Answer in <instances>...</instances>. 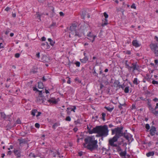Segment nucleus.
<instances>
[{
  "label": "nucleus",
  "mask_w": 158,
  "mask_h": 158,
  "mask_svg": "<svg viewBox=\"0 0 158 158\" xmlns=\"http://www.w3.org/2000/svg\"><path fill=\"white\" fill-rule=\"evenodd\" d=\"M139 66L138 65L137 62L134 63L132 64L131 66H130L129 70L130 71H132L134 72L135 71H139Z\"/></svg>",
  "instance_id": "6"
},
{
  "label": "nucleus",
  "mask_w": 158,
  "mask_h": 158,
  "mask_svg": "<svg viewBox=\"0 0 158 158\" xmlns=\"http://www.w3.org/2000/svg\"><path fill=\"white\" fill-rule=\"evenodd\" d=\"M125 54L127 55H130L131 54V52L130 51H127L126 52Z\"/></svg>",
  "instance_id": "47"
},
{
  "label": "nucleus",
  "mask_w": 158,
  "mask_h": 158,
  "mask_svg": "<svg viewBox=\"0 0 158 158\" xmlns=\"http://www.w3.org/2000/svg\"><path fill=\"white\" fill-rule=\"evenodd\" d=\"M124 91L125 93H128L129 91V87H126L124 89Z\"/></svg>",
  "instance_id": "33"
},
{
  "label": "nucleus",
  "mask_w": 158,
  "mask_h": 158,
  "mask_svg": "<svg viewBox=\"0 0 158 158\" xmlns=\"http://www.w3.org/2000/svg\"><path fill=\"white\" fill-rule=\"evenodd\" d=\"M52 16H53L54 14V9L53 8L52 10Z\"/></svg>",
  "instance_id": "48"
},
{
  "label": "nucleus",
  "mask_w": 158,
  "mask_h": 158,
  "mask_svg": "<svg viewBox=\"0 0 158 158\" xmlns=\"http://www.w3.org/2000/svg\"><path fill=\"white\" fill-rule=\"evenodd\" d=\"M153 101L155 102H158V98H155L153 99Z\"/></svg>",
  "instance_id": "53"
},
{
  "label": "nucleus",
  "mask_w": 158,
  "mask_h": 158,
  "mask_svg": "<svg viewBox=\"0 0 158 158\" xmlns=\"http://www.w3.org/2000/svg\"><path fill=\"white\" fill-rule=\"evenodd\" d=\"M127 154L126 150L125 151L122 152L121 151L119 153V155L121 157L125 156Z\"/></svg>",
  "instance_id": "22"
},
{
  "label": "nucleus",
  "mask_w": 158,
  "mask_h": 158,
  "mask_svg": "<svg viewBox=\"0 0 158 158\" xmlns=\"http://www.w3.org/2000/svg\"><path fill=\"white\" fill-rule=\"evenodd\" d=\"M76 66L77 67H79L80 65V63L79 61H77L75 63Z\"/></svg>",
  "instance_id": "36"
},
{
  "label": "nucleus",
  "mask_w": 158,
  "mask_h": 158,
  "mask_svg": "<svg viewBox=\"0 0 158 158\" xmlns=\"http://www.w3.org/2000/svg\"><path fill=\"white\" fill-rule=\"evenodd\" d=\"M35 127L37 128H39L40 127V125L39 123H36L35 124Z\"/></svg>",
  "instance_id": "45"
},
{
  "label": "nucleus",
  "mask_w": 158,
  "mask_h": 158,
  "mask_svg": "<svg viewBox=\"0 0 158 158\" xmlns=\"http://www.w3.org/2000/svg\"><path fill=\"white\" fill-rule=\"evenodd\" d=\"M124 105V104H120L118 106L119 108L121 109L122 108V106H123Z\"/></svg>",
  "instance_id": "55"
},
{
  "label": "nucleus",
  "mask_w": 158,
  "mask_h": 158,
  "mask_svg": "<svg viewBox=\"0 0 158 158\" xmlns=\"http://www.w3.org/2000/svg\"><path fill=\"white\" fill-rule=\"evenodd\" d=\"M131 8H133L134 9H136V6H135V4L134 3H133L131 6Z\"/></svg>",
  "instance_id": "43"
},
{
  "label": "nucleus",
  "mask_w": 158,
  "mask_h": 158,
  "mask_svg": "<svg viewBox=\"0 0 158 158\" xmlns=\"http://www.w3.org/2000/svg\"><path fill=\"white\" fill-rule=\"evenodd\" d=\"M80 60L81 63H86L87 61H88V59L86 56H85L83 59H81Z\"/></svg>",
  "instance_id": "17"
},
{
  "label": "nucleus",
  "mask_w": 158,
  "mask_h": 158,
  "mask_svg": "<svg viewBox=\"0 0 158 158\" xmlns=\"http://www.w3.org/2000/svg\"><path fill=\"white\" fill-rule=\"evenodd\" d=\"M105 17V19H107L108 17V15L106 13V12H105L103 13Z\"/></svg>",
  "instance_id": "39"
},
{
  "label": "nucleus",
  "mask_w": 158,
  "mask_h": 158,
  "mask_svg": "<svg viewBox=\"0 0 158 158\" xmlns=\"http://www.w3.org/2000/svg\"><path fill=\"white\" fill-rule=\"evenodd\" d=\"M156 132V128L154 126H152L150 130V135L153 136L154 135Z\"/></svg>",
  "instance_id": "9"
},
{
  "label": "nucleus",
  "mask_w": 158,
  "mask_h": 158,
  "mask_svg": "<svg viewBox=\"0 0 158 158\" xmlns=\"http://www.w3.org/2000/svg\"><path fill=\"white\" fill-rule=\"evenodd\" d=\"M151 50L154 52L156 57H158V40L154 43H151L150 45Z\"/></svg>",
  "instance_id": "5"
},
{
  "label": "nucleus",
  "mask_w": 158,
  "mask_h": 158,
  "mask_svg": "<svg viewBox=\"0 0 158 158\" xmlns=\"http://www.w3.org/2000/svg\"><path fill=\"white\" fill-rule=\"evenodd\" d=\"M37 112V110L36 109H34L31 111V114L33 116H35V113Z\"/></svg>",
  "instance_id": "24"
},
{
  "label": "nucleus",
  "mask_w": 158,
  "mask_h": 158,
  "mask_svg": "<svg viewBox=\"0 0 158 158\" xmlns=\"http://www.w3.org/2000/svg\"><path fill=\"white\" fill-rule=\"evenodd\" d=\"M59 125V123H55L52 126V128L54 129H55L57 126Z\"/></svg>",
  "instance_id": "28"
},
{
  "label": "nucleus",
  "mask_w": 158,
  "mask_h": 158,
  "mask_svg": "<svg viewBox=\"0 0 158 158\" xmlns=\"http://www.w3.org/2000/svg\"><path fill=\"white\" fill-rule=\"evenodd\" d=\"M36 15H37L36 17L37 19L39 20V21H41L40 15L39 14V12H36Z\"/></svg>",
  "instance_id": "29"
},
{
  "label": "nucleus",
  "mask_w": 158,
  "mask_h": 158,
  "mask_svg": "<svg viewBox=\"0 0 158 158\" xmlns=\"http://www.w3.org/2000/svg\"><path fill=\"white\" fill-rule=\"evenodd\" d=\"M149 110L151 111L152 113L155 115H157L158 114V111L156 110V109H154L152 107V109H149Z\"/></svg>",
  "instance_id": "18"
},
{
  "label": "nucleus",
  "mask_w": 158,
  "mask_h": 158,
  "mask_svg": "<svg viewBox=\"0 0 158 158\" xmlns=\"http://www.w3.org/2000/svg\"><path fill=\"white\" fill-rule=\"evenodd\" d=\"M104 108L110 112H111L114 109V107L110 108V107L105 106Z\"/></svg>",
  "instance_id": "23"
},
{
  "label": "nucleus",
  "mask_w": 158,
  "mask_h": 158,
  "mask_svg": "<svg viewBox=\"0 0 158 158\" xmlns=\"http://www.w3.org/2000/svg\"><path fill=\"white\" fill-rule=\"evenodd\" d=\"M106 116V114L104 113H102V118L103 120V121H105V117Z\"/></svg>",
  "instance_id": "32"
},
{
  "label": "nucleus",
  "mask_w": 158,
  "mask_h": 158,
  "mask_svg": "<svg viewBox=\"0 0 158 158\" xmlns=\"http://www.w3.org/2000/svg\"><path fill=\"white\" fill-rule=\"evenodd\" d=\"M41 61L44 63H49L51 61V59L49 56L42 55L41 56Z\"/></svg>",
  "instance_id": "7"
},
{
  "label": "nucleus",
  "mask_w": 158,
  "mask_h": 158,
  "mask_svg": "<svg viewBox=\"0 0 158 158\" xmlns=\"http://www.w3.org/2000/svg\"><path fill=\"white\" fill-rule=\"evenodd\" d=\"M4 47L3 44L2 43H0V48H3Z\"/></svg>",
  "instance_id": "56"
},
{
  "label": "nucleus",
  "mask_w": 158,
  "mask_h": 158,
  "mask_svg": "<svg viewBox=\"0 0 158 158\" xmlns=\"http://www.w3.org/2000/svg\"><path fill=\"white\" fill-rule=\"evenodd\" d=\"M137 99L138 101H139L140 100L143 101H146V98H145L143 97H140L139 98H137Z\"/></svg>",
  "instance_id": "34"
},
{
  "label": "nucleus",
  "mask_w": 158,
  "mask_h": 158,
  "mask_svg": "<svg viewBox=\"0 0 158 158\" xmlns=\"http://www.w3.org/2000/svg\"><path fill=\"white\" fill-rule=\"evenodd\" d=\"M132 44L135 47H139L140 45V44L137 42V40H133L132 42Z\"/></svg>",
  "instance_id": "13"
},
{
  "label": "nucleus",
  "mask_w": 158,
  "mask_h": 158,
  "mask_svg": "<svg viewBox=\"0 0 158 158\" xmlns=\"http://www.w3.org/2000/svg\"><path fill=\"white\" fill-rule=\"evenodd\" d=\"M133 83L134 84H135L136 85H137L139 84L138 79L137 78H134L133 81Z\"/></svg>",
  "instance_id": "25"
},
{
  "label": "nucleus",
  "mask_w": 158,
  "mask_h": 158,
  "mask_svg": "<svg viewBox=\"0 0 158 158\" xmlns=\"http://www.w3.org/2000/svg\"><path fill=\"white\" fill-rule=\"evenodd\" d=\"M152 83L154 85H158V81L153 80L152 81Z\"/></svg>",
  "instance_id": "38"
},
{
  "label": "nucleus",
  "mask_w": 158,
  "mask_h": 158,
  "mask_svg": "<svg viewBox=\"0 0 158 158\" xmlns=\"http://www.w3.org/2000/svg\"><path fill=\"white\" fill-rule=\"evenodd\" d=\"M123 127H117L114 129L111 130L112 135L115 134V135L113 138L110 139L109 140V142L111 145L114 146V142H117L120 137L123 136Z\"/></svg>",
  "instance_id": "3"
},
{
  "label": "nucleus",
  "mask_w": 158,
  "mask_h": 158,
  "mask_svg": "<svg viewBox=\"0 0 158 158\" xmlns=\"http://www.w3.org/2000/svg\"><path fill=\"white\" fill-rule=\"evenodd\" d=\"M38 87L39 89H43L44 88L43 83L41 82H39L38 83Z\"/></svg>",
  "instance_id": "21"
},
{
  "label": "nucleus",
  "mask_w": 158,
  "mask_h": 158,
  "mask_svg": "<svg viewBox=\"0 0 158 158\" xmlns=\"http://www.w3.org/2000/svg\"><path fill=\"white\" fill-rule=\"evenodd\" d=\"M41 48L44 49H49L50 46L49 45V43L48 42H43L41 43Z\"/></svg>",
  "instance_id": "8"
},
{
  "label": "nucleus",
  "mask_w": 158,
  "mask_h": 158,
  "mask_svg": "<svg viewBox=\"0 0 158 158\" xmlns=\"http://www.w3.org/2000/svg\"><path fill=\"white\" fill-rule=\"evenodd\" d=\"M125 65H126V68H127L128 70H129V69L130 68V66L127 63V61H126L125 63Z\"/></svg>",
  "instance_id": "44"
},
{
  "label": "nucleus",
  "mask_w": 158,
  "mask_h": 158,
  "mask_svg": "<svg viewBox=\"0 0 158 158\" xmlns=\"http://www.w3.org/2000/svg\"><path fill=\"white\" fill-rule=\"evenodd\" d=\"M48 101L50 103L56 104L57 103L58 100H56L55 98H52L50 99H48Z\"/></svg>",
  "instance_id": "11"
},
{
  "label": "nucleus",
  "mask_w": 158,
  "mask_h": 158,
  "mask_svg": "<svg viewBox=\"0 0 158 158\" xmlns=\"http://www.w3.org/2000/svg\"><path fill=\"white\" fill-rule=\"evenodd\" d=\"M148 101L147 102V105H148V107L149 109H152V105L151 103V100L149 99H146V100Z\"/></svg>",
  "instance_id": "15"
},
{
  "label": "nucleus",
  "mask_w": 158,
  "mask_h": 158,
  "mask_svg": "<svg viewBox=\"0 0 158 158\" xmlns=\"http://www.w3.org/2000/svg\"><path fill=\"white\" fill-rule=\"evenodd\" d=\"M65 120L66 121H70L71 120V118L69 116H68L65 118Z\"/></svg>",
  "instance_id": "37"
},
{
  "label": "nucleus",
  "mask_w": 158,
  "mask_h": 158,
  "mask_svg": "<svg viewBox=\"0 0 158 158\" xmlns=\"http://www.w3.org/2000/svg\"><path fill=\"white\" fill-rule=\"evenodd\" d=\"M154 62L155 64H157L158 63V60H154Z\"/></svg>",
  "instance_id": "64"
},
{
  "label": "nucleus",
  "mask_w": 158,
  "mask_h": 158,
  "mask_svg": "<svg viewBox=\"0 0 158 158\" xmlns=\"http://www.w3.org/2000/svg\"><path fill=\"white\" fill-rule=\"evenodd\" d=\"M115 142H114V145H111L109 142V145H110V146L112 147H116V149L118 152H121L122 151V149L120 146H118L116 144L114 143Z\"/></svg>",
  "instance_id": "10"
},
{
  "label": "nucleus",
  "mask_w": 158,
  "mask_h": 158,
  "mask_svg": "<svg viewBox=\"0 0 158 158\" xmlns=\"http://www.w3.org/2000/svg\"><path fill=\"white\" fill-rule=\"evenodd\" d=\"M73 108H67V110H71V111H73V112H75V110L76 109V106H73Z\"/></svg>",
  "instance_id": "27"
},
{
  "label": "nucleus",
  "mask_w": 158,
  "mask_h": 158,
  "mask_svg": "<svg viewBox=\"0 0 158 158\" xmlns=\"http://www.w3.org/2000/svg\"><path fill=\"white\" fill-rule=\"evenodd\" d=\"M87 36L90 38H92L93 40H94L96 37V35H94L93 33L91 32H89L87 34Z\"/></svg>",
  "instance_id": "12"
},
{
  "label": "nucleus",
  "mask_w": 158,
  "mask_h": 158,
  "mask_svg": "<svg viewBox=\"0 0 158 158\" xmlns=\"http://www.w3.org/2000/svg\"><path fill=\"white\" fill-rule=\"evenodd\" d=\"M33 90L34 91H39L38 89L35 87H34L33 88Z\"/></svg>",
  "instance_id": "52"
},
{
  "label": "nucleus",
  "mask_w": 158,
  "mask_h": 158,
  "mask_svg": "<svg viewBox=\"0 0 158 158\" xmlns=\"http://www.w3.org/2000/svg\"><path fill=\"white\" fill-rule=\"evenodd\" d=\"M16 123L17 124H21V120L19 118L17 119Z\"/></svg>",
  "instance_id": "41"
},
{
  "label": "nucleus",
  "mask_w": 158,
  "mask_h": 158,
  "mask_svg": "<svg viewBox=\"0 0 158 158\" xmlns=\"http://www.w3.org/2000/svg\"><path fill=\"white\" fill-rule=\"evenodd\" d=\"M39 92V95L40 96H42V91H38Z\"/></svg>",
  "instance_id": "58"
},
{
  "label": "nucleus",
  "mask_w": 158,
  "mask_h": 158,
  "mask_svg": "<svg viewBox=\"0 0 158 158\" xmlns=\"http://www.w3.org/2000/svg\"><path fill=\"white\" fill-rule=\"evenodd\" d=\"M1 116L2 118H5V114L3 113V112H1Z\"/></svg>",
  "instance_id": "49"
},
{
  "label": "nucleus",
  "mask_w": 158,
  "mask_h": 158,
  "mask_svg": "<svg viewBox=\"0 0 158 158\" xmlns=\"http://www.w3.org/2000/svg\"><path fill=\"white\" fill-rule=\"evenodd\" d=\"M59 14L61 16H64V13L62 12H60Z\"/></svg>",
  "instance_id": "50"
},
{
  "label": "nucleus",
  "mask_w": 158,
  "mask_h": 158,
  "mask_svg": "<svg viewBox=\"0 0 158 158\" xmlns=\"http://www.w3.org/2000/svg\"><path fill=\"white\" fill-rule=\"evenodd\" d=\"M74 123L76 125H77L78 124H81L80 122V121L79 119H77V121H75Z\"/></svg>",
  "instance_id": "35"
},
{
  "label": "nucleus",
  "mask_w": 158,
  "mask_h": 158,
  "mask_svg": "<svg viewBox=\"0 0 158 158\" xmlns=\"http://www.w3.org/2000/svg\"><path fill=\"white\" fill-rule=\"evenodd\" d=\"M107 19H105L104 20H102V22L101 26L102 27H104L108 24V20Z\"/></svg>",
  "instance_id": "16"
},
{
  "label": "nucleus",
  "mask_w": 158,
  "mask_h": 158,
  "mask_svg": "<svg viewBox=\"0 0 158 158\" xmlns=\"http://www.w3.org/2000/svg\"><path fill=\"white\" fill-rule=\"evenodd\" d=\"M73 130L74 132H76L78 130V128L77 127L74 128Z\"/></svg>",
  "instance_id": "57"
},
{
  "label": "nucleus",
  "mask_w": 158,
  "mask_h": 158,
  "mask_svg": "<svg viewBox=\"0 0 158 158\" xmlns=\"http://www.w3.org/2000/svg\"><path fill=\"white\" fill-rule=\"evenodd\" d=\"M145 128L147 130H149L150 128L149 125L148 124H146L145 125Z\"/></svg>",
  "instance_id": "40"
},
{
  "label": "nucleus",
  "mask_w": 158,
  "mask_h": 158,
  "mask_svg": "<svg viewBox=\"0 0 158 158\" xmlns=\"http://www.w3.org/2000/svg\"><path fill=\"white\" fill-rule=\"evenodd\" d=\"M20 54L19 53H17L15 54V57L16 58H18L19 57Z\"/></svg>",
  "instance_id": "46"
},
{
  "label": "nucleus",
  "mask_w": 158,
  "mask_h": 158,
  "mask_svg": "<svg viewBox=\"0 0 158 158\" xmlns=\"http://www.w3.org/2000/svg\"><path fill=\"white\" fill-rule=\"evenodd\" d=\"M104 87V85L102 84H100V89H102Z\"/></svg>",
  "instance_id": "61"
},
{
  "label": "nucleus",
  "mask_w": 158,
  "mask_h": 158,
  "mask_svg": "<svg viewBox=\"0 0 158 158\" xmlns=\"http://www.w3.org/2000/svg\"><path fill=\"white\" fill-rule=\"evenodd\" d=\"M48 42L52 46H53L55 44L54 40H48Z\"/></svg>",
  "instance_id": "26"
},
{
  "label": "nucleus",
  "mask_w": 158,
  "mask_h": 158,
  "mask_svg": "<svg viewBox=\"0 0 158 158\" xmlns=\"http://www.w3.org/2000/svg\"><path fill=\"white\" fill-rule=\"evenodd\" d=\"M56 23H54V22H53L51 25V26H56Z\"/></svg>",
  "instance_id": "59"
},
{
  "label": "nucleus",
  "mask_w": 158,
  "mask_h": 158,
  "mask_svg": "<svg viewBox=\"0 0 158 158\" xmlns=\"http://www.w3.org/2000/svg\"><path fill=\"white\" fill-rule=\"evenodd\" d=\"M43 101V97L42 96L38 97L36 98V102H37L41 103H42Z\"/></svg>",
  "instance_id": "14"
},
{
  "label": "nucleus",
  "mask_w": 158,
  "mask_h": 158,
  "mask_svg": "<svg viewBox=\"0 0 158 158\" xmlns=\"http://www.w3.org/2000/svg\"><path fill=\"white\" fill-rule=\"evenodd\" d=\"M109 130L107 125L97 126L89 131V133H97L100 136L106 137L108 135Z\"/></svg>",
  "instance_id": "2"
},
{
  "label": "nucleus",
  "mask_w": 158,
  "mask_h": 158,
  "mask_svg": "<svg viewBox=\"0 0 158 158\" xmlns=\"http://www.w3.org/2000/svg\"><path fill=\"white\" fill-rule=\"evenodd\" d=\"M120 83L118 81H115L114 83V86L117 87L118 86Z\"/></svg>",
  "instance_id": "31"
},
{
  "label": "nucleus",
  "mask_w": 158,
  "mask_h": 158,
  "mask_svg": "<svg viewBox=\"0 0 158 158\" xmlns=\"http://www.w3.org/2000/svg\"><path fill=\"white\" fill-rule=\"evenodd\" d=\"M9 32V30L8 29L6 31H3V33H4L5 35H7V34H8Z\"/></svg>",
  "instance_id": "42"
},
{
  "label": "nucleus",
  "mask_w": 158,
  "mask_h": 158,
  "mask_svg": "<svg viewBox=\"0 0 158 158\" xmlns=\"http://www.w3.org/2000/svg\"><path fill=\"white\" fill-rule=\"evenodd\" d=\"M19 144L21 145L22 143H26V141L25 139H19Z\"/></svg>",
  "instance_id": "30"
},
{
  "label": "nucleus",
  "mask_w": 158,
  "mask_h": 158,
  "mask_svg": "<svg viewBox=\"0 0 158 158\" xmlns=\"http://www.w3.org/2000/svg\"><path fill=\"white\" fill-rule=\"evenodd\" d=\"M118 86L119 87V88H121L123 89L124 87L123 86V85L119 84Z\"/></svg>",
  "instance_id": "54"
},
{
  "label": "nucleus",
  "mask_w": 158,
  "mask_h": 158,
  "mask_svg": "<svg viewBox=\"0 0 158 158\" xmlns=\"http://www.w3.org/2000/svg\"><path fill=\"white\" fill-rule=\"evenodd\" d=\"M41 112H38L37 114L36 115V117H38V116H40L41 115Z\"/></svg>",
  "instance_id": "51"
},
{
  "label": "nucleus",
  "mask_w": 158,
  "mask_h": 158,
  "mask_svg": "<svg viewBox=\"0 0 158 158\" xmlns=\"http://www.w3.org/2000/svg\"><path fill=\"white\" fill-rule=\"evenodd\" d=\"M10 7H7L5 9V10L6 11H8L10 10Z\"/></svg>",
  "instance_id": "60"
},
{
  "label": "nucleus",
  "mask_w": 158,
  "mask_h": 158,
  "mask_svg": "<svg viewBox=\"0 0 158 158\" xmlns=\"http://www.w3.org/2000/svg\"><path fill=\"white\" fill-rule=\"evenodd\" d=\"M77 25L76 23L73 24L70 26L69 34V36L70 38H73L75 37L77 38L81 36L82 33H79V32L77 31Z\"/></svg>",
  "instance_id": "4"
},
{
  "label": "nucleus",
  "mask_w": 158,
  "mask_h": 158,
  "mask_svg": "<svg viewBox=\"0 0 158 158\" xmlns=\"http://www.w3.org/2000/svg\"><path fill=\"white\" fill-rule=\"evenodd\" d=\"M154 152L153 151L150 152L146 153V155L148 157L153 156L154 155Z\"/></svg>",
  "instance_id": "20"
},
{
  "label": "nucleus",
  "mask_w": 158,
  "mask_h": 158,
  "mask_svg": "<svg viewBox=\"0 0 158 158\" xmlns=\"http://www.w3.org/2000/svg\"><path fill=\"white\" fill-rule=\"evenodd\" d=\"M15 154L17 157H20L21 156L20 152L19 151L17 150H15L14 151Z\"/></svg>",
  "instance_id": "19"
},
{
  "label": "nucleus",
  "mask_w": 158,
  "mask_h": 158,
  "mask_svg": "<svg viewBox=\"0 0 158 158\" xmlns=\"http://www.w3.org/2000/svg\"><path fill=\"white\" fill-rule=\"evenodd\" d=\"M16 14L15 13H12V16L14 17V18H15L16 17Z\"/></svg>",
  "instance_id": "62"
},
{
  "label": "nucleus",
  "mask_w": 158,
  "mask_h": 158,
  "mask_svg": "<svg viewBox=\"0 0 158 158\" xmlns=\"http://www.w3.org/2000/svg\"><path fill=\"white\" fill-rule=\"evenodd\" d=\"M158 108V103H157L156 104V105L155 107V109H156Z\"/></svg>",
  "instance_id": "63"
},
{
  "label": "nucleus",
  "mask_w": 158,
  "mask_h": 158,
  "mask_svg": "<svg viewBox=\"0 0 158 158\" xmlns=\"http://www.w3.org/2000/svg\"><path fill=\"white\" fill-rule=\"evenodd\" d=\"M84 141L83 146L85 148L91 151L98 148V141L93 137L88 136L84 139Z\"/></svg>",
  "instance_id": "1"
}]
</instances>
